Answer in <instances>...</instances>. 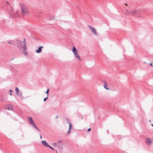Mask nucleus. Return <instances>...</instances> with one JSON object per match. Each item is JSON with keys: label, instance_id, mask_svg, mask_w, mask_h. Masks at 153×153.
I'll return each mask as SVG.
<instances>
[{"label": "nucleus", "instance_id": "obj_23", "mask_svg": "<svg viewBox=\"0 0 153 153\" xmlns=\"http://www.w3.org/2000/svg\"><path fill=\"white\" fill-rule=\"evenodd\" d=\"M66 120L67 121H68V122H69V121L68 119V118H66Z\"/></svg>", "mask_w": 153, "mask_h": 153}, {"label": "nucleus", "instance_id": "obj_30", "mask_svg": "<svg viewBox=\"0 0 153 153\" xmlns=\"http://www.w3.org/2000/svg\"><path fill=\"white\" fill-rule=\"evenodd\" d=\"M149 121H150V122H151V120H150Z\"/></svg>", "mask_w": 153, "mask_h": 153}, {"label": "nucleus", "instance_id": "obj_16", "mask_svg": "<svg viewBox=\"0 0 153 153\" xmlns=\"http://www.w3.org/2000/svg\"><path fill=\"white\" fill-rule=\"evenodd\" d=\"M7 42L10 44V45L11 46V47H13L12 46L13 45V44L12 42L9 41V42Z\"/></svg>", "mask_w": 153, "mask_h": 153}, {"label": "nucleus", "instance_id": "obj_3", "mask_svg": "<svg viewBox=\"0 0 153 153\" xmlns=\"http://www.w3.org/2000/svg\"><path fill=\"white\" fill-rule=\"evenodd\" d=\"M28 122L32 126H33V127L36 129L38 131H39L36 125L35 124L34 122L33 121L32 118L31 117H29L28 118Z\"/></svg>", "mask_w": 153, "mask_h": 153}, {"label": "nucleus", "instance_id": "obj_15", "mask_svg": "<svg viewBox=\"0 0 153 153\" xmlns=\"http://www.w3.org/2000/svg\"><path fill=\"white\" fill-rule=\"evenodd\" d=\"M7 108L8 110H12V106L11 105H8Z\"/></svg>", "mask_w": 153, "mask_h": 153}, {"label": "nucleus", "instance_id": "obj_29", "mask_svg": "<svg viewBox=\"0 0 153 153\" xmlns=\"http://www.w3.org/2000/svg\"><path fill=\"white\" fill-rule=\"evenodd\" d=\"M152 126L153 127V124H152Z\"/></svg>", "mask_w": 153, "mask_h": 153}, {"label": "nucleus", "instance_id": "obj_6", "mask_svg": "<svg viewBox=\"0 0 153 153\" xmlns=\"http://www.w3.org/2000/svg\"><path fill=\"white\" fill-rule=\"evenodd\" d=\"M89 27L90 28L91 30L92 31L94 34L96 36H97V34L96 31V29L93 27L90 26L88 25Z\"/></svg>", "mask_w": 153, "mask_h": 153}, {"label": "nucleus", "instance_id": "obj_21", "mask_svg": "<svg viewBox=\"0 0 153 153\" xmlns=\"http://www.w3.org/2000/svg\"><path fill=\"white\" fill-rule=\"evenodd\" d=\"M48 98V97H46V98H45L44 99L43 101H45H45H46V100H47Z\"/></svg>", "mask_w": 153, "mask_h": 153}, {"label": "nucleus", "instance_id": "obj_4", "mask_svg": "<svg viewBox=\"0 0 153 153\" xmlns=\"http://www.w3.org/2000/svg\"><path fill=\"white\" fill-rule=\"evenodd\" d=\"M137 10H131L130 11L128 10H127L126 12H127L128 13H126V15H130L132 16H134L137 13Z\"/></svg>", "mask_w": 153, "mask_h": 153}, {"label": "nucleus", "instance_id": "obj_27", "mask_svg": "<svg viewBox=\"0 0 153 153\" xmlns=\"http://www.w3.org/2000/svg\"><path fill=\"white\" fill-rule=\"evenodd\" d=\"M125 4L126 6H128V4Z\"/></svg>", "mask_w": 153, "mask_h": 153}, {"label": "nucleus", "instance_id": "obj_22", "mask_svg": "<svg viewBox=\"0 0 153 153\" xmlns=\"http://www.w3.org/2000/svg\"><path fill=\"white\" fill-rule=\"evenodd\" d=\"M91 128H89L88 130V131H89L90 130H91Z\"/></svg>", "mask_w": 153, "mask_h": 153}, {"label": "nucleus", "instance_id": "obj_20", "mask_svg": "<svg viewBox=\"0 0 153 153\" xmlns=\"http://www.w3.org/2000/svg\"><path fill=\"white\" fill-rule=\"evenodd\" d=\"M48 147H49L50 148H51V149H52L53 150H54V149L52 147L50 146L49 145L48 146Z\"/></svg>", "mask_w": 153, "mask_h": 153}, {"label": "nucleus", "instance_id": "obj_31", "mask_svg": "<svg viewBox=\"0 0 153 153\" xmlns=\"http://www.w3.org/2000/svg\"><path fill=\"white\" fill-rule=\"evenodd\" d=\"M58 117V116H56L57 118Z\"/></svg>", "mask_w": 153, "mask_h": 153}, {"label": "nucleus", "instance_id": "obj_1", "mask_svg": "<svg viewBox=\"0 0 153 153\" xmlns=\"http://www.w3.org/2000/svg\"><path fill=\"white\" fill-rule=\"evenodd\" d=\"M18 45L17 46L20 48L21 46L23 50V52L24 54L26 56H27L28 53H27L26 49V39H24L23 41H17Z\"/></svg>", "mask_w": 153, "mask_h": 153}, {"label": "nucleus", "instance_id": "obj_18", "mask_svg": "<svg viewBox=\"0 0 153 153\" xmlns=\"http://www.w3.org/2000/svg\"><path fill=\"white\" fill-rule=\"evenodd\" d=\"M62 140H59L58 142L57 143V144H58L59 143H61V142H62Z\"/></svg>", "mask_w": 153, "mask_h": 153}, {"label": "nucleus", "instance_id": "obj_2", "mask_svg": "<svg viewBox=\"0 0 153 153\" xmlns=\"http://www.w3.org/2000/svg\"><path fill=\"white\" fill-rule=\"evenodd\" d=\"M20 6L21 13L22 15L25 16L29 14V11L27 7L23 4H20Z\"/></svg>", "mask_w": 153, "mask_h": 153}, {"label": "nucleus", "instance_id": "obj_11", "mask_svg": "<svg viewBox=\"0 0 153 153\" xmlns=\"http://www.w3.org/2000/svg\"><path fill=\"white\" fill-rule=\"evenodd\" d=\"M68 123L69 125V127L68 128V130L67 132L68 134L70 132V130L71 129L72 127V124L71 122H69Z\"/></svg>", "mask_w": 153, "mask_h": 153}, {"label": "nucleus", "instance_id": "obj_7", "mask_svg": "<svg viewBox=\"0 0 153 153\" xmlns=\"http://www.w3.org/2000/svg\"><path fill=\"white\" fill-rule=\"evenodd\" d=\"M15 91L17 96L19 97L22 96V93L19 92V89L17 87H15Z\"/></svg>", "mask_w": 153, "mask_h": 153}, {"label": "nucleus", "instance_id": "obj_5", "mask_svg": "<svg viewBox=\"0 0 153 153\" xmlns=\"http://www.w3.org/2000/svg\"><path fill=\"white\" fill-rule=\"evenodd\" d=\"M17 13L18 11L17 10H16L15 12H14L13 10L12 9L10 11V15L11 16L12 15L13 17H14L18 16V14H17Z\"/></svg>", "mask_w": 153, "mask_h": 153}, {"label": "nucleus", "instance_id": "obj_17", "mask_svg": "<svg viewBox=\"0 0 153 153\" xmlns=\"http://www.w3.org/2000/svg\"><path fill=\"white\" fill-rule=\"evenodd\" d=\"M49 91V89H47L46 91L45 92L46 94H48V93Z\"/></svg>", "mask_w": 153, "mask_h": 153}, {"label": "nucleus", "instance_id": "obj_19", "mask_svg": "<svg viewBox=\"0 0 153 153\" xmlns=\"http://www.w3.org/2000/svg\"><path fill=\"white\" fill-rule=\"evenodd\" d=\"M53 145L55 147H56L57 146L56 144V143H53Z\"/></svg>", "mask_w": 153, "mask_h": 153}, {"label": "nucleus", "instance_id": "obj_8", "mask_svg": "<svg viewBox=\"0 0 153 153\" xmlns=\"http://www.w3.org/2000/svg\"><path fill=\"white\" fill-rule=\"evenodd\" d=\"M152 143V140L149 138H147L146 139V144L149 146L151 145Z\"/></svg>", "mask_w": 153, "mask_h": 153}, {"label": "nucleus", "instance_id": "obj_26", "mask_svg": "<svg viewBox=\"0 0 153 153\" xmlns=\"http://www.w3.org/2000/svg\"><path fill=\"white\" fill-rule=\"evenodd\" d=\"M10 92H12L13 91L11 90H10Z\"/></svg>", "mask_w": 153, "mask_h": 153}, {"label": "nucleus", "instance_id": "obj_28", "mask_svg": "<svg viewBox=\"0 0 153 153\" xmlns=\"http://www.w3.org/2000/svg\"><path fill=\"white\" fill-rule=\"evenodd\" d=\"M10 95H11H11H12V93H10Z\"/></svg>", "mask_w": 153, "mask_h": 153}, {"label": "nucleus", "instance_id": "obj_14", "mask_svg": "<svg viewBox=\"0 0 153 153\" xmlns=\"http://www.w3.org/2000/svg\"><path fill=\"white\" fill-rule=\"evenodd\" d=\"M103 87L106 89L107 90H109V88H108V85L106 82H104V84L103 85Z\"/></svg>", "mask_w": 153, "mask_h": 153}, {"label": "nucleus", "instance_id": "obj_9", "mask_svg": "<svg viewBox=\"0 0 153 153\" xmlns=\"http://www.w3.org/2000/svg\"><path fill=\"white\" fill-rule=\"evenodd\" d=\"M74 55L75 56V57L76 58H77L78 59V61H82V59L79 54L78 53H76L75 54H74Z\"/></svg>", "mask_w": 153, "mask_h": 153}, {"label": "nucleus", "instance_id": "obj_13", "mask_svg": "<svg viewBox=\"0 0 153 153\" xmlns=\"http://www.w3.org/2000/svg\"><path fill=\"white\" fill-rule=\"evenodd\" d=\"M72 51L73 52L74 54H75L76 53H78L76 49L74 46H73V47Z\"/></svg>", "mask_w": 153, "mask_h": 153}, {"label": "nucleus", "instance_id": "obj_24", "mask_svg": "<svg viewBox=\"0 0 153 153\" xmlns=\"http://www.w3.org/2000/svg\"><path fill=\"white\" fill-rule=\"evenodd\" d=\"M39 136H40V138L41 139H42V137L40 135H39Z\"/></svg>", "mask_w": 153, "mask_h": 153}, {"label": "nucleus", "instance_id": "obj_12", "mask_svg": "<svg viewBox=\"0 0 153 153\" xmlns=\"http://www.w3.org/2000/svg\"><path fill=\"white\" fill-rule=\"evenodd\" d=\"M42 48H43V47L42 46L39 47L38 48V49L36 50V52L38 53H40L41 52L42 49Z\"/></svg>", "mask_w": 153, "mask_h": 153}, {"label": "nucleus", "instance_id": "obj_25", "mask_svg": "<svg viewBox=\"0 0 153 153\" xmlns=\"http://www.w3.org/2000/svg\"><path fill=\"white\" fill-rule=\"evenodd\" d=\"M150 65L151 66H153V65H152V63H150Z\"/></svg>", "mask_w": 153, "mask_h": 153}, {"label": "nucleus", "instance_id": "obj_10", "mask_svg": "<svg viewBox=\"0 0 153 153\" xmlns=\"http://www.w3.org/2000/svg\"><path fill=\"white\" fill-rule=\"evenodd\" d=\"M41 143L42 145L45 146H48L49 144L47 143L45 140H43L41 141Z\"/></svg>", "mask_w": 153, "mask_h": 153}]
</instances>
